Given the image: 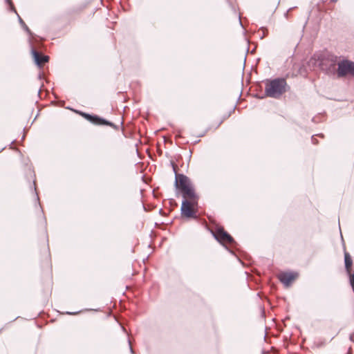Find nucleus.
I'll use <instances>...</instances> for the list:
<instances>
[{
    "label": "nucleus",
    "instance_id": "obj_9",
    "mask_svg": "<svg viewBox=\"0 0 354 354\" xmlns=\"http://www.w3.org/2000/svg\"><path fill=\"white\" fill-rule=\"evenodd\" d=\"M83 115L86 119L95 124H103L105 123L102 119L98 118L96 115H91L86 113H84Z\"/></svg>",
    "mask_w": 354,
    "mask_h": 354
},
{
    "label": "nucleus",
    "instance_id": "obj_8",
    "mask_svg": "<svg viewBox=\"0 0 354 354\" xmlns=\"http://www.w3.org/2000/svg\"><path fill=\"white\" fill-rule=\"evenodd\" d=\"M32 55L35 63L40 68L42 67L49 60L48 56L42 55L35 50H32Z\"/></svg>",
    "mask_w": 354,
    "mask_h": 354
},
{
    "label": "nucleus",
    "instance_id": "obj_4",
    "mask_svg": "<svg viewBox=\"0 0 354 354\" xmlns=\"http://www.w3.org/2000/svg\"><path fill=\"white\" fill-rule=\"evenodd\" d=\"M334 62L333 57H326L324 53H317L310 59L309 65L322 70H327L328 65H333Z\"/></svg>",
    "mask_w": 354,
    "mask_h": 354
},
{
    "label": "nucleus",
    "instance_id": "obj_5",
    "mask_svg": "<svg viewBox=\"0 0 354 354\" xmlns=\"http://www.w3.org/2000/svg\"><path fill=\"white\" fill-rule=\"evenodd\" d=\"M211 232L214 238L223 245H232L234 242L233 238L221 226H216Z\"/></svg>",
    "mask_w": 354,
    "mask_h": 354
},
{
    "label": "nucleus",
    "instance_id": "obj_6",
    "mask_svg": "<svg viewBox=\"0 0 354 354\" xmlns=\"http://www.w3.org/2000/svg\"><path fill=\"white\" fill-rule=\"evenodd\" d=\"M338 77H344L351 75L354 77V62L344 59L338 63L337 68Z\"/></svg>",
    "mask_w": 354,
    "mask_h": 354
},
{
    "label": "nucleus",
    "instance_id": "obj_10",
    "mask_svg": "<svg viewBox=\"0 0 354 354\" xmlns=\"http://www.w3.org/2000/svg\"><path fill=\"white\" fill-rule=\"evenodd\" d=\"M315 139L314 138H313V142L314 143H315Z\"/></svg>",
    "mask_w": 354,
    "mask_h": 354
},
{
    "label": "nucleus",
    "instance_id": "obj_2",
    "mask_svg": "<svg viewBox=\"0 0 354 354\" xmlns=\"http://www.w3.org/2000/svg\"><path fill=\"white\" fill-rule=\"evenodd\" d=\"M287 84L285 79L278 78L268 82L266 86L267 95L272 97H279L285 91Z\"/></svg>",
    "mask_w": 354,
    "mask_h": 354
},
{
    "label": "nucleus",
    "instance_id": "obj_1",
    "mask_svg": "<svg viewBox=\"0 0 354 354\" xmlns=\"http://www.w3.org/2000/svg\"><path fill=\"white\" fill-rule=\"evenodd\" d=\"M176 187L181 192L183 198L197 194L190 180L183 174L176 175Z\"/></svg>",
    "mask_w": 354,
    "mask_h": 354
},
{
    "label": "nucleus",
    "instance_id": "obj_3",
    "mask_svg": "<svg viewBox=\"0 0 354 354\" xmlns=\"http://www.w3.org/2000/svg\"><path fill=\"white\" fill-rule=\"evenodd\" d=\"M198 196L197 194L194 195L193 197H185L181 206L183 216L187 218L196 217L198 212Z\"/></svg>",
    "mask_w": 354,
    "mask_h": 354
},
{
    "label": "nucleus",
    "instance_id": "obj_7",
    "mask_svg": "<svg viewBox=\"0 0 354 354\" xmlns=\"http://www.w3.org/2000/svg\"><path fill=\"white\" fill-rule=\"evenodd\" d=\"M297 274L294 272H283L277 275L279 280L285 286H288L297 278Z\"/></svg>",
    "mask_w": 354,
    "mask_h": 354
}]
</instances>
